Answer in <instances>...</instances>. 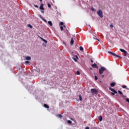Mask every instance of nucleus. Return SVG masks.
<instances>
[{
	"label": "nucleus",
	"mask_w": 129,
	"mask_h": 129,
	"mask_svg": "<svg viewBox=\"0 0 129 129\" xmlns=\"http://www.w3.org/2000/svg\"><path fill=\"white\" fill-rule=\"evenodd\" d=\"M106 70V69L105 67H102L99 70V74L101 75Z\"/></svg>",
	"instance_id": "1"
},
{
	"label": "nucleus",
	"mask_w": 129,
	"mask_h": 129,
	"mask_svg": "<svg viewBox=\"0 0 129 129\" xmlns=\"http://www.w3.org/2000/svg\"><path fill=\"white\" fill-rule=\"evenodd\" d=\"M91 91L92 95L94 94H96V95L98 94V91H97V90H96V89H91Z\"/></svg>",
	"instance_id": "2"
},
{
	"label": "nucleus",
	"mask_w": 129,
	"mask_h": 129,
	"mask_svg": "<svg viewBox=\"0 0 129 129\" xmlns=\"http://www.w3.org/2000/svg\"><path fill=\"white\" fill-rule=\"evenodd\" d=\"M97 14L100 18H103V13L102 10H99L97 11Z\"/></svg>",
	"instance_id": "3"
},
{
	"label": "nucleus",
	"mask_w": 129,
	"mask_h": 129,
	"mask_svg": "<svg viewBox=\"0 0 129 129\" xmlns=\"http://www.w3.org/2000/svg\"><path fill=\"white\" fill-rule=\"evenodd\" d=\"M108 53L109 54H110L111 55H112V56H114L115 57H117L118 58H122L121 56L118 55L117 54L111 52V51H108Z\"/></svg>",
	"instance_id": "4"
},
{
	"label": "nucleus",
	"mask_w": 129,
	"mask_h": 129,
	"mask_svg": "<svg viewBox=\"0 0 129 129\" xmlns=\"http://www.w3.org/2000/svg\"><path fill=\"white\" fill-rule=\"evenodd\" d=\"M119 50L122 53H123L125 56H126V55L127 54V52H126V51H125L124 49L120 48Z\"/></svg>",
	"instance_id": "5"
},
{
	"label": "nucleus",
	"mask_w": 129,
	"mask_h": 129,
	"mask_svg": "<svg viewBox=\"0 0 129 129\" xmlns=\"http://www.w3.org/2000/svg\"><path fill=\"white\" fill-rule=\"evenodd\" d=\"M109 90L112 91V92L116 94L117 93V92L116 91H115V90H114V89H112V88L110 87V88H109Z\"/></svg>",
	"instance_id": "6"
},
{
	"label": "nucleus",
	"mask_w": 129,
	"mask_h": 129,
	"mask_svg": "<svg viewBox=\"0 0 129 129\" xmlns=\"http://www.w3.org/2000/svg\"><path fill=\"white\" fill-rule=\"evenodd\" d=\"M92 68H96V69H98V66H97V64L96 63H93L92 64Z\"/></svg>",
	"instance_id": "7"
},
{
	"label": "nucleus",
	"mask_w": 129,
	"mask_h": 129,
	"mask_svg": "<svg viewBox=\"0 0 129 129\" xmlns=\"http://www.w3.org/2000/svg\"><path fill=\"white\" fill-rule=\"evenodd\" d=\"M44 7V5L41 4V5L39 7L40 10H42V11H44V10H45V9H44V7Z\"/></svg>",
	"instance_id": "8"
},
{
	"label": "nucleus",
	"mask_w": 129,
	"mask_h": 129,
	"mask_svg": "<svg viewBox=\"0 0 129 129\" xmlns=\"http://www.w3.org/2000/svg\"><path fill=\"white\" fill-rule=\"evenodd\" d=\"M75 57H75H73V60H74L75 62H77V59H78V56H77V55H75Z\"/></svg>",
	"instance_id": "9"
},
{
	"label": "nucleus",
	"mask_w": 129,
	"mask_h": 129,
	"mask_svg": "<svg viewBox=\"0 0 129 129\" xmlns=\"http://www.w3.org/2000/svg\"><path fill=\"white\" fill-rule=\"evenodd\" d=\"M39 38H40L41 39V40H42V41H43V42H44V43H45V44H47V40L44 39V38L39 36Z\"/></svg>",
	"instance_id": "10"
},
{
	"label": "nucleus",
	"mask_w": 129,
	"mask_h": 129,
	"mask_svg": "<svg viewBox=\"0 0 129 129\" xmlns=\"http://www.w3.org/2000/svg\"><path fill=\"white\" fill-rule=\"evenodd\" d=\"M110 86H111V87H114V86H115V83H111L110 84Z\"/></svg>",
	"instance_id": "11"
},
{
	"label": "nucleus",
	"mask_w": 129,
	"mask_h": 129,
	"mask_svg": "<svg viewBox=\"0 0 129 129\" xmlns=\"http://www.w3.org/2000/svg\"><path fill=\"white\" fill-rule=\"evenodd\" d=\"M99 121H102V116L100 115L98 117Z\"/></svg>",
	"instance_id": "12"
},
{
	"label": "nucleus",
	"mask_w": 129,
	"mask_h": 129,
	"mask_svg": "<svg viewBox=\"0 0 129 129\" xmlns=\"http://www.w3.org/2000/svg\"><path fill=\"white\" fill-rule=\"evenodd\" d=\"M73 44H74V40H73V38H72L71 40V45H73Z\"/></svg>",
	"instance_id": "13"
},
{
	"label": "nucleus",
	"mask_w": 129,
	"mask_h": 129,
	"mask_svg": "<svg viewBox=\"0 0 129 129\" xmlns=\"http://www.w3.org/2000/svg\"><path fill=\"white\" fill-rule=\"evenodd\" d=\"M39 17L40 18V19H41V20H43V21H44V22H47L46 21V20L45 19H44V18L43 17V16H41V15L39 16Z\"/></svg>",
	"instance_id": "14"
},
{
	"label": "nucleus",
	"mask_w": 129,
	"mask_h": 129,
	"mask_svg": "<svg viewBox=\"0 0 129 129\" xmlns=\"http://www.w3.org/2000/svg\"><path fill=\"white\" fill-rule=\"evenodd\" d=\"M25 60H31V57L30 56H26Z\"/></svg>",
	"instance_id": "15"
},
{
	"label": "nucleus",
	"mask_w": 129,
	"mask_h": 129,
	"mask_svg": "<svg viewBox=\"0 0 129 129\" xmlns=\"http://www.w3.org/2000/svg\"><path fill=\"white\" fill-rule=\"evenodd\" d=\"M48 24L49 25V26H53V23H52V22L51 21H48Z\"/></svg>",
	"instance_id": "16"
},
{
	"label": "nucleus",
	"mask_w": 129,
	"mask_h": 129,
	"mask_svg": "<svg viewBox=\"0 0 129 129\" xmlns=\"http://www.w3.org/2000/svg\"><path fill=\"white\" fill-rule=\"evenodd\" d=\"M79 99L80 101H82V97L81 96V95H79Z\"/></svg>",
	"instance_id": "17"
},
{
	"label": "nucleus",
	"mask_w": 129,
	"mask_h": 129,
	"mask_svg": "<svg viewBox=\"0 0 129 129\" xmlns=\"http://www.w3.org/2000/svg\"><path fill=\"white\" fill-rule=\"evenodd\" d=\"M25 63L26 64H29L30 65V64H31V61L26 60L25 61Z\"/></svg>",
	"instance_id": "18"
},
{
	"label": "nucleus",
	"mask_w": 129,
	"mask_h": 129,
	"mask_svg": "<svg viewBox=\"0 0 129 129\" xmlns=\"http://www.w3.org/2000/svg\"><path fill=\"white\" fill-rule=\"evenodd\" d=\"M44 106L45 107V108H49V106H48V105L46 104H44Z\"/></svg>",
	"instance_id": "19"
},
{
	"label": "nucleus",
	"mask_w": 129,
	"mask_h": 129,
	"mask_svg": "<svg viewBox=\"0 0 129 129\" xmlns=\"http://www.w3.org/2000/svg\"><path fill=\"white\" fill-rule=\"evenodd\" d=\"M80 51H82V52H83V50H84L83 47L82 46H80Z\"/></svg>",
	"instance_id": "20"
},
{
	"label": "nucleus",
	"mask_w": 129,
	"mask_h": 129,
	"mask_svg": "<svg viewBox=\"0 0 129 129\" xmlns=\"http://www.w3.org/2000/svg\"><path fill=\"white\" fill-rule=\"evenodd\" d=\"M68 123L71 124V123H72V121H71L70 120H68Z\"/></svg>",
	"instance_id": "21"
},
{
	"label": "nucleus",
	"mask_w": 129,
	"mask_h": 129,
	"mask_svg": "<svg viewBox=\"0 0 129 129\" xmlns=\"http://www.w3.org/2000/svg\"><path fill=\"white\" fill-rule=\"evenodd\" d=\"M28 27H29V28H31V29H32L33 28V26H32V25H31V24H28Z\"/></svg>",
	"instance_id": "22"
},
{
	"label": "nucleus",
	"mask_w": 129,
	"mask_h": 129,
	"mask_svg": "<svg viewBox=\"0 0 129 129\" xmlns=\"http://www.w3.org/2000/svg\"><path fill=\"white\" fill-rule=\"evenodd\" d=\"M118 92L119 94H120V95H122L123 93H122L121 91H118Z\"/></svg>",
	"instance_id": "23"
},
{
	"label": "nucleus",
	"mask_w": 129,
	"mask_h": 129,
	"mask_svg": "<svg viewBox=\"0 0 129 129\" xmlns=\"http://www.w3.org/2000/svg\"><path fill=\"white\" fill-rule=\"evenodd\" d=\"M77 75H80V72H79V71H77Z\"/></svg>",
	"instance_id": "24"
},
{
	"label": "nucleus",
	"mask_w": 129,
	"mask_h": 129,
	"mask_svg": "<svg viewBox=\"0 0 129 129\" xmlns=\"http://www.w3.org/2000/svg\"><path fill=\"white\" fill-rule=\"evenodd\" d=\"M98 79V78L97 77V76H95V80L96 81V80H97Z\"/></svg>",
	"instance_id": "25"
},
{
	"label": "nucleus",
	"mask_w": 129,
	"mask_h": 129,
	"mask_svg": "<svg viewBox=\"0 0 129 129\" xmlns=\"http://www.w3.org/2000/svg\"><path fill=\"white\" fill-rule=\"evenodd\" d=\"M58 116L60 117V118H62L63 117V116H62L61 114H58Z\"/></svg>",
	"instance_id": "26"
},
{
	"label": "nucleus",
	"mask_w": 129,
	"mask_h": 129,
	"mask_svg": "<svg viewBox=\"0 0 129 129\" xmlns=\"http://www.w3.org/2000/svg\"><path fill=\"white\" fill-rule=\"evenodd\" d=\"M47 6L48 7V8H51V4L48 3V4H47Z\"/></svg>",
	"instance_id": "27"
},
{
	"label": "nucleus",
	"mask_w": 129,
	"mask_h": 129,
	"mask_svg": "<svg viewBox=\"0 0 129 129\" xmlns=\"http://www.w3.org/2000/svg\"><path fill=\"white\" fill-rule=\"evenodd\" d=\"M91 11H92L93 12H94V11H95V9H94V8H91Z\"/></svg>",
	"instance_id": "28"
},
{
	"label": "nucleus",
	"mask_w": 129,
	"mask_h": 129,
	"mask_svg": "<svg viewBox=\"0 0 129 129\" xmlns=\"http://www.w3.org/2000/svg\"><path fill=\"white\" fill-rule=\"evenodd\" d=\"M60 26H63V25H64V23L61 22H60Z\"/></svg>",
	"instance_id": "29"
},
{
	"label": "nucleus",
	"mask_w": 129,
	"mask_h": 129,
	"mask_svg": "<svg viewBox=\"0 0 129 129\" xmlns=\"http://www.w3.org/2000/svg\"><path fill=\"white\" fill-rule=\"evenodd\" d=\"M122 88H126V86L124 85V86H122Z\"/></svg>",
	"instance_id": "30"
},
{
	"label": "nucleus",
	"mask_w": 129,
	"mask_h": 129,
	"mask_svg": "<svg viewBox=\"0 0 129 129\" xmlns=\"http://www.w3.org/2000/svg\"><path fill=\"white\" fill-rule=\"evenodd\" d=\"M110 28H113V25L112 24L110 25Z\"/></svg>",
	"instance_id": "31"
},
{
	"label": "nucleus",
	"mask_w": 129,
	"mask_h": 129,
	"mask_svg": "<svg viewBox=\"0 0 129 129\" xmlns=\"http://www.w3.org/2000/svg\"><path fill=\"white\" fill-rule=\"evenodd\" d=\"M61 31H63V26H60Z\"/></svg>",
	"instance_id": "32"
},
{
	"label": "nucleus",
	"mask_w": 129,
	"mask_h": 129,
	"mask_svg": "<svg viewBox=\"0 0 129 129\" xmlns=\"http://www.w3.org/2000/svg\"><path fill=\"white\" fill-rule=\"evenodd\" d=\"M101 78H104V75H102L101 76Z\"/></svg>",
	"instance_id": "33"
},
{
	"label": "nucleus",
	"mask_w": 129,
	"mask_h": 129,
	"mask_svg": "<svg viewBox=\"0 0 129 129\" xmlns=\"http://www.w3.org/2000/svg\"><path fill=\"white\" fill-rule=\"evenodd\" d=\"M91 63H93V60L91 59Z\"/></svg>",
	"instance_id": "34"
},
{
	"label": "nucleus",
	"mask_w": 129,
	"mask_h": 129,
	"mask_svg": "<svg viewBox=\"0 0 129 129\" xmlns=\"http://www.w3.org/2000/svg\"><path fill=\"white\" fill-rule=\"evenodd\" d=\"M115 94V93H111L112 95H114Z\"/></svg>",
	"instance_id": "35"
},
{
	"label": "nucleus",
	"mask_w": 129,
	"mask_h": 129,
	"mask_svg": "<svg viewBox=\"0 0 129 129\" xmlns=\"http://www.w3.org/2000/svg\"><path fill=\"white\" fill-rule=\"evenodd\" d=\"M35 8H39V7H38L37 5H35Z\"/></svg>",
	"instance_id": "36"
},
{
	"label": "nucleus",
	"mask_w": 129,
	"mask_h": 129,
	"mask_svg": "<svg viewBox=\"0 0 129 129\" xmlns=\"http://www.w3.org/2000/svg\"><path fill=\"white\" fill-rule=\"evenodd\" d=\"M85 129H89V127H86Z\"/></svg>",
	"instance_id": "37"
},
{
	"label": "nucleus",
	"mask_w": 129,
	"mask_h": 129,
	"mask_svg": "<svg viewBox=\"0 0 129 129\" xmlns=\"http://www.w3.org/2000/svg\"><path fill=\"white\" fill-rule=\"evenodd\" d=\"M126 89H127V90H129V88H128L126 87Z\"/></svg>",
	"instance_id": "38"
},
{
	"label": "nucleus",
	"mask_w": 129,
	"mask_h": 129,
	"mask_svg": "<svg viewBox=\"0 0 129 129\" xmlns=\"http://www.w3.org/2000/svg\"><path fill=\"white\" fill-rule=\"evenodd\" d=\"M90 70H92V68H90Z\"/></svg>",
	"instance_id": "39"
},
{
	"label": "nucleus",
	"mask_w": 129,
	"mask_h": 129,
	"mask_svg": "<svg viewBox=\"0 0 129 129\" xmlns=\"http://www.w3.org/2000/svg\"><path fill=\"white\" fill-rule=\"evenodd\" d=\"M41 13H42V14H44V11H41Z\"/></svg>",
	"instance_id": "40"
},
{
	"label": "nucleus",
	"mask_w": 129,
	"mask_h": 129,
	"mask_svg": "<svg viewBox=\"0 0 129 129\" xmlns=\"http://www.w3.org/2000/svg\"><path fill=\"white\" fill-rule=\"evenodd\" d=\"M40 2H42V0H39Z\"/></svg>",
	"instance_id": "41"
},
{
	"label": "nucleus",
	"mask_w": 129,
	"mask_h": 129,
	"mask_svg": "<svg viewBox=\"0 0 129 129\" xmlns=\"http://www.w3.org/2000/svg\"><path fill=\"white\" fill-rule=\"evenodd\" d=\"M44 47H46V45H44Z\"/></svg>",
	"instance_id": "42"
},
{
	"label": "nucleus",
	"mask_w": 129,
	"mask_h": 129,
	"mask_svg": "<svg viewBox=\"0 0 129 129\" xmlns=\"http://www.w3.org/2000/svg\"><path fill=\"white\" fill-rule=\"evenodd\" d=\"M63 27H65V25H63Z\"/></svg>",
	"instance_id": "43"
}]
</instances>
